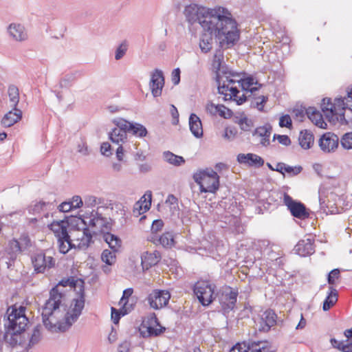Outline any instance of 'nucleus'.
Instances as JSON below:
<instances>
[{"mask_svg":"<svg viewBox=\"0 0 352 352\" xmlns=\"http://www.w3.org/2000/svg\"><path fill=\"white\" fill-rule=\"evenodd\" d=\"M21 118V111L14 107L13 111H9L3 116L1 124L6 127H10L20 120Z\"/></svg>","mask_w":352,"mask_h":352,"instance_id":"23","label":"nucleus"},{"mask_svg":"<svg viewBox=\"0 0 352 352\" xmlns=\"http://www.w3.org/2000/svg\"><path fill=\"white\" fill-rule=\"evenodd\" d=\"M238 293L236 291H230L229 293L223 294L221 302L224 309L232 310L236 302Z\"/></svg>","mask_w":352,"mask_h":352,"instance_id":"25","label":"nucleus"},{"mask_svg":"<svg viewBox=\"0 0 352 352\" xmlns=\"http://www.w3.org/2000/svg\"><path fill=\"white\" fill-rule=\"evenodd\" d=\"M9 251L14 255L22 252L18 240L13 239L9 242Z\"/></svg>","mask_w":352,"mask_h":352,"instance_id":"51","label":"nucleus"},{"mask_svg":"<svg viewBox=\"0 0 352 352\" xmlns=\"http://www.w3.org/2000/svg\"><path fill=\"white\" fill-rule=\"evenodd\" d=\"M341 145L346 149L352 148V132L345 133L341 140Z\"/></svg>","mask_w":352,"mask_h":352,"instance_id":"49","label":"nucleus"},{"mask_svg":"<svg viewBox=\"0 0 352 352\" xmlns=\"http://www.w3.org/2000/svg\"><path fill=\"white\" fill-rule=\"evenodd\" d=\"M274 139H277L278 142L285 146H289L291 144L289 138L286 135H274Z\"/></svg>","mask_w":352,"mask_h":352,"instance_id":"55","label":"nucleus"},{"mask_svg":"<svg viewBox=\"0 0 352 352\" xmlns=\"http://www.w3.org/2000/svg\"><path fill=\"white\" fill-rule=\"evenodd\" d=\"M32 263L34 271L37 273H44L55 265L56 260L51 256H47L43 252H39L32 256Z\"/></svg>","mask_w":352,"mask_h":352,"instance_id":"8","label":"nucleus"},{"mask_svg":"<svg viewBox=\"0 0 352 352\" xmlns=\"http://www.w3.org/2000/svg\"><path fill=\"white\" fill-rule=\"evenodd\" d=\"M164 85V77L163 72L155 69L151 75L149 87L154 97H158L162 95V89Z\"/></svg>","mask_w":352,"mask_h":352,"instance_id":"15","label":"nucleus"},{"mask_svg":"<svg viewBox=\"0 0 352 352\" xmlns=\"http://www.w3.org/2000/svg\"><path fill=\"white\" fill-rule=\"evenodd\" d=\"M146 196V195H143L133 206V214L136 217L150 209L151 205V194L150 193L148 195V199Z\"/></svg>","mask_w":352,"mask_h":352,"instance_id":"20","label":"nucleus"},{"mask_svg":"<svg viewBox=\"0 0 352 352\" xmlns=\"http://www.w3.org/2000/svg\"><path fill=\"white\" fill-rule=\"evenodd\" d=\"M247 351V343L244 342L236 344L229 352H246Z\"/></svg>","mask_w":352,"mask_h":352,"instance_id":"56","label":"nucleus"},{"mask_svg":"<svg viewBox=\"0 0 352 352\" xmlns=\"http://www.w3.org/2000/svg\"><path fill=\"white\" fill-rule=\"evenodd\" d=\"M321 109L327 117L340 114L336 107H335V104L332 103L330 98H324L322 100Z\"/></svg>","mask_w":352,"mask_h":352,"instance_id":"31","label":"nucleus"},{"mask_svg":"<svg viewBox=\"0 0 352 352\" xmlns=\"http://www.w3.org/2000/svg\"><path fill=\"white\" fill-rule=\"evenodd\" d=\"M116 252H111L109 250H104L101 255V258L103 262L109 265H113L116 261Z\"/></svg>","mask_w":352,"mask_h":352,"instance_id":"45","label":"nucleus"},{"mask_svg":"<svg viewBox=\"0 0 352 352\" xmlns=\"http://www.w3.org/2000/svg\"><path fill=\"white\" fill-rule=\"evenodd\" d=\"M331 292L323 302L322 309L328 311L338 300L337 291L332 287H330Z\"/></svg>","mask_w":352,"mask_h":352,"instance_id":"35","label":"nucleus"},{"mask_svg":"<svg viewBox=\"0 0 352 352\" xmlns=\"http://www.w3.org/2000/svg\"><path fill=\"white\" fill-rule=\"evenodd\" d=\"M201 25L205 32H214L222 47L229 48L239 39L236 22L224 8L211 9L210 13L201 20Z\"/></svg>","mask_w":352,"mask_h":352,"instance_id":"2","label":"nucleus"},{"mask_svg":"<svg viewBox=\"0 0 352 352\" xmlns=\"http://www.w3.org/2000/svg\"><path fill=\"white\" fill-rule=\"evenodd\" d=\"M215 285L208 280H199L193 287V292L203 306L209 305L214 299Z\"/></svg>","mask_w":352,"mask_h":352,"instance_id":"7","label":"nucleus"},{"mask_svg":"<svg viewBox=\"0 0 352 352\" xmlns=\"http://www.w3.org/2000/svg\"><path fill=\"white\" fill-rule=\"evenodd\" d=\"M78 152H79L83 155H88L89 154L88 147L86 143L84 142L83 141H81V142L78 144Z\"/></svg>","mask_w":352,"mask_h":352,"instance_id":"61","label":"nucleus"},{"mask_svg":"<svg viewBox=\"0 0 352 352\" xmlns=\"http://www.w3.org/2000/svg\"><path fill=\"white\" fill-rule=\"evenodd\" d=\"M272 133V127L270 125L259 126L256 129L254 135L261 138V144L263 146L270 144V137Z\"/></svg>","mask_w":352,"mask_h":352,"instance_id":"26","label":"nucleus"},{"mask_svg":"<svg viewBox=\"0 0 352 352\" xmlns=\"http://www.w3.org/2000/svg\"><path fill=\"white\" fill-rule=\"evenodd\" d=\"M109 137L110 140L113 143L119 145L116 150V157L119 161H122L124 152L126 151L125 146H123L122 145H127L126 133H125L124 131H121L120 129H113L109 133Z\"/></svg>","mask_w":352,"mask_h":352,"instance_id":"12","label":"nucleus"},{"mask_svg":"<svg viewBox=\"0 0 352 352\" xmlns=\"http://www.w3.org/2000/svg\"><path fill=\"white\" fill-rule=\"evenodd\" d=\"M111 147L109 143L104 142L100 146L101 153L105 156H110L112 155Z\"/></svg>","mask_w":352,"mask_h":352,"instance_id":"59","label":"nucleus"},{"mask_svg":"<svg viewBox=\"0 0 352 352\" xmlns=\"http://www.w3.org/2000/svg\"><path fill=\"white\" fill-rule=\"evenodd\" d=\"M10 35L17 41H23L27 38L24 27L21 24L12 23L8 27Z\"/></svg>","mask_w":352,"mask_h":352,"instance_id":"24","label":"nucleus"},{"mask_svg":"<svg viewBox=\"0 0 352 352\" xmlns=\"http://www.w3.org/2000/svg\"><path fill=\"white\" fill-rule=\"evenodd\" d=\"M238 124L240 126L241 129L245 131H249L253 126V122L250 119H248L247 117L243 116L241 117L239 121Z\"/></svg>","mask_w":352,"mask_h":352,"instance_id":"46","label":"nucleus"},{"mask_svg":"<svg viewBox=\"0 0 352 352\" xmlns=\"http://www.w3.org/2000/svg\"><path fill=\"white\" fill-rule=\"evenodd\" d=\"M306 114L309 119L316 125L322 127V118L321 113L314 107H309L306 109Z\"/></svg>","mask_w":352,"mask_h":352,"instance_id":"33","label":"nucleus"},{"mask_svg":"<svg viewBox=\"0 0 352 352\" xmlns=\"http://www.w3.org/2000/svg\"><path fill=\"white\" fill-rule=\"evenodd\" d=\"M294 251L301 256H306L314 252V241L311 239L300 240L294 247Z\"/></svg>","mask_w":352,"mask_h":352,"instance_id":"18","label":"nucleus"},{"mask_svg":"<svg viewBox=\"0 0 352 352\" xmlns=\"http://www.w3.org/2000/svg\"><path fill=\"white\" fill-rule=\"evenodd\" d=\"M193 179L199 186L201 192L214 193L219 188V177L211 168H206L195 173Z\"/></svg>","mask_w":352,"mask_h":352,"instance_id":"6","label":"nucleus"},{"mask_svg":"<svg viewBox=\"0 0 352 352\" xmlns=\"http://www.w3.org/2000/svg\"><path fill=\"white\" fill-rule=\"evenodd\" d=\"M49 205H50L49 202L47 203L43 201H41L36 203L34 205L31 206L29 208V211L30 212H33L34 214L40 213L41 211L44 210V209Z\"/></svg>","mask_w":352,"mask_h":352,"instance_id":"47","label":"nucleus"},{"mask_svg":"<svg viewBox=\"0 0 352 352\" xmlns=\"http://www.w3.org/2000/svg\"><path fill=\"white\" fill-rule=\"evenodd\" d=\"M189 127L191 133L195 138H200L203 136L201 121L195 113H191L189 117Z\"/></svg>","mask_w":352,"mask_h":352,"instance_id":"22","label":"nucleus"},{"mask_svg":"<svg viewBox=\"0 0 352 352\" xmlns=\"http://www.w3.org/2000/svg\"><path fill=\"white\" fill-rule=\"evenodd\" d=\"M340 274V272L338 269H334L331 270L328 274V283L329 285H333L335 283V280L339 278Z\"/></svg>","mask_w":352,"mask_h":352,"instance_id":"53","label":"nucleus"},{"mask_svg":"<svg viewBox=\"0 0 352 352\" xmlns=\"http://www.w3.org/2000/svg\"><path fill=\"white\" fill-rule=\"evenodd\" d=\"M267 97L263 95L252 97L250 105L254 108L258 109L259 111H262L264 107V104L267 101Z\"/></svg>","mask_w":352,"mask_h":352,"instance_id":"43","label":"nucleus"},{"mask_svg":"<svg viewBox=\"0 0 352 352\" xmlns=\"http://www.w3.org/2000/svg\"><path fill=\"white\" fill-rule=\"evenodd\" d=\"M170 298V294L168 291L155 290L149 294L148 300L152 308L159 309L168 303Z\"/></svg>","mask_w":352,"mask_h":352,"instance_id":"14","label":"nucleus"},{"mask_svg":"<svg viewBox=\"0 0 352 352\" xmlns=\"http://www.w3.org/2000/svg\"><path fill=\"white\" fill-rule=\"evenodd\" d=\"M212 34H214V32H206L202 35L199 43L201 52L207 53L212 49Z\"/></svg>","mask_w":352,"mask_h":352,"instance_id":"30","label":"nucleus"},{"mask_svg":"<svg viewBox=\"0 0 352 352\" xmlns=\"http://www.w3.org/2000/svg\"><path fill=\"white\" fill-rule=\"evenodd\" d=\"M102 239L113 252H118L121 247L122 241L120 239L109 232H107L102 235Z\"/></svg>","mask_w":352,"mask_h":352,"instance_id":"27","label":"nucleus"},{"mask_svg":"<svg viewBox=\"0 0 352 352\" xmlns=\"http://www.w3.org/2000/svg\"><path fill=\"white\" fill-rule=\"evenodd\" d=\"M217 115L224 118H229L232 116V112L223 104H218Z\"/></svg>","mask_w":352,"mask_h":352,"instance_id":"52","label":"nucleus"},{"mask_svg":"<svg viewBox=\"0 0 352 352\" xmlns=\"http://www.w3.org/2000/svg\"><path fill=\"white\" fill-rule=\"evenodd\" d=\"M276 315L271 309L266 310L254 320L255 329L259 331L267 332L276 322Z\"/></svg>","mask_w":352,"mask_h":352,"instance_id":"11","label":"nucleus"},{"mask_svg":"<svg viewBox=\"0 0 352 352\" xmlns=\"http://www.w3.org/2000/svg\"><path fill=\"white\" fill-rule=\"evenodd\" d=\"M73 278L63 279L58 285L52 289L50 298L45 302L42 311L43 322L51 331L58 329L60 331H67L78 318L85 306V295L82 289L77 298L72 300L71 309L68 311L63 321L59 320L60 307H63L65 294L60 291L59 287H74Z\"/></svg>","mask_w":352,"mask_h":352,"instance_id":"1","label":"nucleus"},{"mask_svg":"<svg viewBox=\"0 0 352 352\" xmlns=\"http://www.w3.org/2000/svg\"><path fill=\"white\" fill-rule=\"evenodd\" d=\"M83 221L85 225L88 224L89 226L94 228V232H100L102 235L111 228V223L107 219L102 217L97 212L95 213L92 212L91 217H86Z\"/></svg>","mask_w":352,"mask_h":352,"instance_id":"9","label":"nucleus"},{"mask_svg":"<svg viewBox=\"0 0 352 352\" xmlns=\"http://www.w3.org/2000/svg\"><path fill=\"white\" fill-rule=\"evenodd\" d=\"M283 203L287 206L292 214L298 219H305L309 215L305 205L294 201L288 194L285 193Z\"/></svg>","mask_w":352,"mask_h":352,"instance_id":"13","label":"nucleus"},{"mask_svg":"<svg viewBox=\"0 0 352 352\" xmlns=\"http://www.w3.org/2000/svg\"><path fill=\"white\" fill-rule=\"evenodd\" d=\"M210 10H206L204 8L199 7L196 4H190L185 7L184 14L189 23H193L197 21L201 25V20L210 13Z\"/></svg>","mask_w":352,"mask_h":352,"instance_id":"10","label":"nucleus"},{"mask_svg":"<svg viewBox=\"0 0 352 352\" xmlns=\"http://www.w3.org/2000/svg\"><path fill=\"white\" fill-rule=\"evenodd\" d=\"M284 170L287 173L292 174L293 175H296L301 172L302 168L301 166L292 167L290 166H287L285 164Z\"/></svg>","mask_w":352,"mask_h":352,"instance_id":"58","label":"nucleus"},{"mask_svg":"<svg viewBox=\"0 0 352 352\" xmlns=\"http://www.w3.org/2000/svg\"><path fill=\"white\" fill-rule=\"evenodd\" d=\"M299 144L304 149H309L314 142V135L309 131H302L299 135Z\"/></svg>","mask_w":352,"mask_h":352,"instance_id":"28","label":"nucleus"},{"mask_svg":"<svg viewBox=\"0 0 352 352\" xmlns=\"http://www.w3.org/2000/svg\"><path fill=\"white\" fill-rule=\"evenodd\" d=\"M165 330L164 327H160V328H155L151 326L142 327L141 334L143 337L157 336L160 335Z\"/></svg>","mask_w":352,"mask_h":352,"instance_id":"36","label":"nucleus"},{"mask_svg":"<svg viewBox=\"0 0 352 352\" xmlns=\"http://www.w3.org/2000/svg\"><path fill=\"white\" fill-rule=\"evenodd\" d=\"M330 342L334 348L343 352H352V342L344 344V342L338 341L335 338H331Z\"/></svg>","mask_w":352,"mask_h":352,"instance_id":"40","label":"nucleus"},{"mask_svg":"<svg viewBox=\"0 0 352 352\" xmlns=\"http://www.w3.org/2000/svg\"><path fill=\"white\" fill-rule=\"evenodd\" d=\"M69 203L72 208H79L83 205L82 198L78 195L74 196Z\"/></svg>","mask_w":352,"mask_h":352,"instance_id":"57","label":"nucleus"},{"mask_svg":"<svg viewBox=\"0 0 352 352\" xmlns=\"http://www.w3.org/2000/svg\"><path fill=\"white\" fill-rule=\"evenodd\" d=\"M41 339V333L40 331V327L36 326L33 329L32 333L29 338L28 342L23 345L25 347L26 350H29L32 346H34L35 344H37ZM24 340L26 342V340L24 339Z\"/></svg>","mask_w":352,"mask_h":352,"instance_id":"34","label":"nucleus"},{"mask_svg":"<svg viewBox=\"0 0 352 352\" xmlns=\"http://www.w3.org/2000/svg\"><path fill=\"white\" fill-rule=\"evenodd\" d=\"M130 132H131L133 135L140 138L145 137L147 134L146 129L139 123H132Z\"/></svg>","mask_w":352,"mask_h":352,"instance_id":"41","label":"nucleus"},{"mask_svg":"<svg viewBox=\"0 0 352 352\" xmlns=\"http://www.w3.org/2000/svg\"><path fill=\"white\" fill-rule=\"evenodd\" d=\"M339 138L332 133L323 134L319 140V146L325 153L333 151L338 146Z\"/></svg>","mask_w":352,"mask_h":352,"instance_id":"16","label":"nucleus"},{"mask_svg":"<svg viewBox=\"0 0 352 352\" xmlns=\"http://www.w3.org/2000/svg\"><path fill=\"white\" fill-rule=\"evenodd\" d=\"M164 226V222L162 219H156L153 221L151 226V230L153 232H157L160 231Z\"/></svg>","mask_w":352,"mask_h":352,"instance_id":"60","label":"nucleus"},{"mask_svg":"<svg viewBox=\"0 0 352 352\" xmlns=\"http://www.w3.org/2000/svg\"><path fill=\"white\" fill-rule=\"evenodd\" d=\"M218 104H214L212 102L210 103H208L207 105H206V110L207 111L212 115V116H216L217 115V113H218Z\"/></svg>","mask_w":352,"mask_h":352,"instance_id":"62","label":"nucleus"},{"mask_svg":"<svg viewBox=\"0 0 352 352\" xmlns=\"http://www.w3.org/2000/svg\"><path fill=\"white\" fill-rule=\"evenodd\" d=\"M21 252H23L31 246V241L28 236L22 235L18 240Z\"/></svg>","mask_w":352,"mask_h":352,"instance_id":"50","label":"nucleus"},{"mask_svg":"<svg viewBox=\"0 0 352 352\" xmlns=\"http://www.w3.org/2000/svg\"><path fill=\"white\" fill-rule=\"evenodd\" d=\"M223 60V54L221 50H217L213 58L212 67V69L217 74V80L218 82V86L219 85V82L222 84L223 80H226V76L229 75V72H227L224 70H221V63Z\"/></svg>","mask_w":352,"mask_h":352,"instance_id":"17","label":"nucleus"},{"mask_svg":"<svg viewBox=\"0 0 352 352\" xmlns=\"http://www.w3.org/2000/svg\"><path fill=\"white\" fill-rule=\"evenodd\" d=\"M133 292V289H131V288L124 289L123 292L122 297L120 300V303L126 304L128 300L129 297L132 295Z\"/></svg>","mask_w":352,"mask_h":352,"instance_id":"63","label":"nucleus"},{"mask_svg":"<svg viewBox=\"0 0 352 352\" xmlns=\"http://www.w3.org/2000/svg\"><path fill=\"white\" fill-rule=\"evenodd\" d=\"M237 160L241 164H248L250 166L261 167L264 164V160L260 156L252 154H239L237 156Z\"/></svg>","mask_w":352,"mask_h":352,"instance_id":"21","label":"nucleus"},{"mask_svg":"<svg viewBox=\"0 0 352 352\" xmlns=\"http://www.w3.org/2000/svg\"><path fill=\"white\" fill-rule=\"evenodd\" d=\"M333 104H335V107H336L338 112L340 113V114H338V115L340 117V120L342 121V122L348 124V122L345 119L344 114L342 112L343 110L346 109V102H344V99L337 98L335 100V102Z\"/></svg>","mask_w":352,"mask_h":352,"instance_id":"42","label":"nucleus"},{"mask_svg":"<svg viewBox=\"0 0 352 352\" xmlns=\"http://www.w3.org/2000/svg\"><path fill=\"white\" fill-rule=\"evenodd\" d=\"M84 203L87 207H94L97 205L102 204L103 203V200L102 199L94 195H88L84 197Z\"/></svg>","mask_w":352,"mask_h":352,"instance_id":"44","label":"nucleus"},{"mask_svg":"<svg viewBox=\"0 0 352 352\" xmlns=\"http://www.w3.org/2000/svg\"><path fill=\"white\" fill-rule=\"evenodd\" d=\"M161 258L160 253L155 250L153 252H146L141 256L142 265L144 270H148L157 265Z\"/></svg>","mask_w":352,"mask_h":352,"instance_id":"19","label":"nucleus"},{"mask_svg":"<svg viewBox=\"0 0 352 352\" xmlns=\"http://www.w3.org/2000/svg\"><path fill=\"white\" fill-rule=\"evenodd\" d=\"M163 158L166 162L175 166H181L185 162L183 157L175 155L170 151H164Z\"/></svg>","mask_w":352,"mask_h":352,"instance_id":"32","label":"nucleus"},{"mask_svg":"<svg viewBox=\"0 0 352 352\" xmlns=\"http://www.w3.org/2000/svg\"><path fill=\"white\" fill-rule=\"evenodd\" d=\"M254 84L251 77L242 79L239 74L229 72L222 84L219 82L218 91L224 96L225 100H234L237 104H241L258 90L257 87H253Z\"/></svg>","mask_w":352,"mask_h":352,"instance_id":"3","label":"nucleus"},{"mask_svg":"<svg viewBox=\"0 0 352 352\" xmlns=\"http://www.w3.org/2000/svg\"><path fill=\"white\" fill-rule=\"evenodd\" d=\"M131 347V343L126 340L122 342L118 346L119 352H129Z\"/></svg>","mask_w":352,"mask_h":352,"instance_id":"64","label":"nucleus"},{"mask_svg":"<svg viewBox=\"0 0 352 352\" xmlns=\"http://www.w3.org/2000/svg\"><path fill=\"white\" fill-rule=\"evenodd\" d=\"M247 349L246 352H274V351H271L268 347L267 342L247 343Z\"/></svg>","mask_w":352,"mask_h":352,"instance_id":"29","label":"nucleus"},{"mask_svg":"<svg viewBox=\"0 0 352 352\" xmlns=\"http://www.w3.org/2000/svg\"><path fill=\"white\" fill-rule=\"evenodd\" d=\"M113 123L116 126V129L124 131L125 133L130 132L132 122H130L123 118H118L113 120Z\"/></svg>","mask_w":352,"mask_h":352,"instance_id":"38","label":"nucleus"},{"mask_svg":"<svg viewBox=\"0 0 352 352\" xmlns=\"http://www.w3.org/2000/svg\"><path fill=\"white\" fill-rule=\"evenodd\" d=\"M157 240L164 248H171L175 244L174 236L170 232L164 233Z\"/></svg>","mask_w":352,"mask_h":352,"instance_id":"37","label":"nucleus"},{"mask_svg":"<svg viewBox=\"0 0 352 352\" xmlns=\"http://www.w3.org/2000/svg\"><path fill=\"white\" fill-rule=\"evenodd\" d=\"M279 125L280 127L290 128L292 126V119L289 115H284L280 118Z\"/></svg>","mask_w":352,"mask_h":352,"instance_id":"54","label":"nucleus"},{"mask_svg":"<svg viewBox=\"0 0 352 352\" xmlns=\"http://www.w3.org/2000/svg\"><path fill=\"white\" fill-rule=\"evenodd\" d=\"M67 222L64 221L53 222L51 230L54 232L57 239L59 252L67 253L71 249L85 250L92 239V236L88 228L83 230H73L69 234L67 230Z\"/></svg>","mask_w":352,"mask_h":352,"instance_id":"4","label":"nucleus"},{"mask_svg":"<svg viewBox=\"0 0 352 352\" xmlns=\"http://www.w3.org/2000/svg\"><path fill=\"white\" fill-rule=\"evenodd\" d=\"M25 307L14 305L7 310L8 320L5 323L4 340L12 346L24 345L25 330L28 324V318L25 314Z\"/></svg>","mask_w":352,"mask_h":352,"instance_id":"5","label":"nucleus"},{"mask_svg":"<svg viewBox=\"0 0 352 352\" xmlns=\"http://www.w3.org/2000/svg\"><path fill=\"white\" fill-rule=\"evenodd\" d=\"M127 48H128L127 42L126 41H124L123 42L121 43V44L116 49V55H115L116 60L121 59L126 54V52L127 51Z\"/></svg>","mask_w":352,"mask_h":352,"instance_id":"48","label":"nucleus"},{"mask_svg":"<svg viewBox=\"0 0 352 352\" xmlns=\"http://www.w3.org/2000/svg\"><path fill=\"white\" fill-rule=\"evenodd\" d=\"M8 96L11 105L16 107L19 101V93L18 88L14 85H10L8 87Z\"/></svg>","mask_w":352,"mask_h":352,"instance_id":"39","label":"nucleus"}]
</instances>
